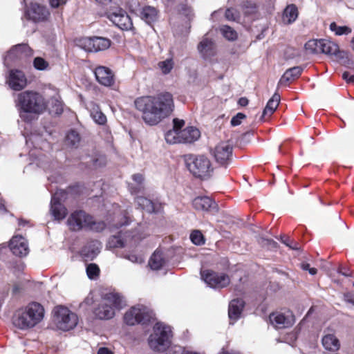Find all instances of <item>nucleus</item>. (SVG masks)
I'll return each mask as SVG.
<instances>
[{
  "instance_id": "32",
  "label": "nucleus",
  "mask_w": 354,
  "mask_h": 354,
  "mask_svg": "<svg viewBox=\"0 0 354 354\" xmlns=\"http://www.w3.org/2000/svg\"><path fill=\"white\" fill-rule=\"evenodd\" d=\"M280 96L277 93H274L268 100L262 114V118L266 115H271L279 106Z\"/></svg>"
},
{
  "instance_id": "22",
  "label": "nucleus",
  "mask_w": 354,
  "mask_h": 354,
  "mask_svg": "<svg viewBox=\"0 0 354 354\" xmlns=\"http://www.w3.org/2000/svg\"><path fill=\"white\" fill-rule=\"evenodd\" d=\"M192 205L197 211L212 212L216 209V205L212 199L208 196H198L192 201Z\"/></svg>"
},
{
  "instance_id": "13",
  "label": "nucleus",
  "mask_w": 354,
  "mask_h": 354,
  "mask_svg": "<svg viewBox=\"0 0 354 354\" xmlns=\"http://www.w3.org/2000/svg\"><path fill=\"white\" fill-rule=\"evenodd\" d=\"M111 45L109 39L104 37H86L80 41V46L88 52H97L107 49Z\"/></svg>"
},
{
  "instance_id": "33",
  "label": "nucleus",
  "mask_w": 354,
  "mask_h": 354,
  "mask_svg": "<svg viewBox=\"0 0 354 354\" xmlns=\"http://www.w3.org/2000/svg\"><path fill=\"white\" fill-rule=\"evenodd\" d=\"M165 263V261L162 253L156 250L151 257L149 261V265L151 269L157 270L160 269L164 266Z\"/></svg>"
},
{
  "instance_id": "4",
  "label": "nucleus",
  "mask_w": 354,
  "mask_h": 354,
  "mask_svg": "<svg viewBox=\"0 0 354 354\" xmlns=\"http://www.w3.org/2000/svg\"><path fill=\"white\" fill-rule=\"evenodd\" d=\"M124 305L123 297L119 293L110 292L102 299L95 308L94 314L100 319H110L114 317L115 310L121 309Z\"/></svg>"
},
{
  "instance_id": "61",
  "label": "nucleus",
  "mask_w": 354,
  "mask_h": 354,
  "mask_svg": "<svg viewBox=\"0 0 354 354\" xmlns=\"http://www.w3.org/2000/svg\"><path fill=\"white\" fill-rule=\"evenodd\" d=\"M219 354H240V353H229V352H227V351H223V352H221Z\"/></svg>"
},
{
  "instance_id": "5",
  "label": "nucleus",
  "mask_w": 354,
  "mask_h": 354,
  "mask_svg": "<svg viewBox=\"0 0 354 354\" xmlns=\"http://www.w3.org/2000/svg\"><path fill=\"white\" fill-rule=\"evenodd\" d=\"M67 225L73 231L86 229L100 232L106 226L104 222L95 221L91 216L81 210L76 211L70 215L67 220Z\"/></svg>"
},
{
  "instance_id": "51",
  "label": "nucleus",
  "mask_w": 354,
  "mask_h": 354,
  "mask_svg": "<svg viewBox=\"0 0 354 354\" xmlns=\"http://www.w3.org/2000/svg\"><path fill=\"white\" fill-rule=\"evenodd\" d=\"M304 270H308L311 275H315L317 273V269L315 268H310V264L304 263L301 266Z\"/></svg>"
},
{
  "instance_id": "7",
  "label": "nucleus",
  "mask_w": 354,
  "mask_h": 354,
  "mask_svg": "<svg viewBox=\"0 0 354 354\" xmlns=\"http://www.w3.org/2000/svg\"><path fill=\"white\" fill-rule=\"evenodd\" d=\"M186 165L189 172L201 179L209 178L213 171L210 160L203 155L189 156L186 158Z\"/></svg>"
},
{
  "instance_id": "53",
  "label": "nucleus",
  "mask_w": 354,
  "mask_h": 354,
  "mask_svg": "<svg viewBox=\"0 0 354 354\" xmlns=\"http://www.w3.org/2000/svg\"><path fill=\"white\" fill-rule=\"evenodd\" d=\"M344 300L354 306V295L351 292H347L344 295Z\"/></svg>"
},
{
  "instance_id": "41",
  "label": "nucleus",
  "mask_w": 354,
  "mask_h": 354,
  "mask_svg": "<svg viewBox=\"0 0 354 354\" xmlns=\"http://www.w3.org/2000/svg\"><path fill=\"white\" fill-rule=\"evenodd\" d=\"M158 67L164 74L170 73L174 67V62L171 59H167L158 63Z\"/></svg>"
},
{
  "instance_id": "39",
  "label": "nucleus",
  "mask_w": 354,
  "mask_h": 354,
  "mask_svg": "<svg viewBox=\"0 0 354 354\" xmlns=\"http://www.w3.org/2000/svg\"><path fill=\"white\" fill-rule=\"evenodd\" d=\"M80 142V137L77 131L72 130L67 133L66 137V144L67 145L77 147Z\"/></svg>"
},
{
  "instance_id": "28",
  "label": "nucleus",
  "mask_w": 354,
  "mask_h": 354,
  "mask_svg": "<svg viewBox=\"0 0 354 354\" xmlns=\"http://www.w3.org/2000/svg\"><path fill=\"white\" fill-rule=\"evenodd\" d=\"M199 52L205 57H208L214 54V45L212 41L208 38H204L198 46Z\"/></svg>"
},
{
  "instance_id": "56",
  "label": "nucleus",
  "mask_w": 354,
  "mask_h": 354,
  "mask_svg": "<svg viewBox=\"0 0 354 354\" xmlns=\"http://www.w3.org/2000/svg\"><path fill=\"white\" fill-rule=\"evenodd\" d=\"M97 354H113L112 352L107 348H100L98 350Z\"/></svg>"
},
{
  "instance_id": "43",
  "label": "nucleus",
  "mask_w": 354,
  "mask_h": 354,
  "mask_svg": "<svg viewBox=\"0 0 354 354\" xmlns=\"http://www.w3.org/2000/svg\"><path fill=\"white\" fill-rule=\"evenodd\" d=\"M33 65L36 69L39 71L46 70L49 66L48 62L40 57L34 59Z\"/></svg>"
},
{
  "instance_id": "2",
  "label": "nucleus",
  "mask_w": 354,
  "mask_h": 354,
  "mask_svg": "<svg viewBox=\"0 0 354 354\" xmlns=\"http://www.w3.org/2000/svg\"><path fill=\"white\" fill-rule=\"evenodd\" d=\"M17 106L20 118L25 122H31L35 116L43 113L47 109V102L38 92L26 91L17 96Z\"/></svg>"
},
{
  "instance_id": "55",
  "label": "nucleus",
  "mask_w": 354,
  "mask_h": 354,
  "mask_svg": "<svg viewBox=\"0 0 354 354\" xmlns=\"http://www.w3.org/2000/svg\"><path fill=\"white\" fill-rule=\"evenodd\" d=\"M98 3L103 6H108L110 3H117L118 0H95Z\"/></svg>"
},
{
  "instance_id": "8",
  "label": "nucleus",
  "mask_w": 354,
  "mask_h": 354,
  "mask_svg": "<svg viewBox=\"0 0 354 354\" xmlns=\"http://www.w3.org/2000/svg\"><path fill=\"white\" fill-rule=\"evenodd\" d=\"M54 323L61 330L68 331L73 329L78 323L77 315L68 308L58 306L54 310Z\"/></svg>"
},
{
  "instance_id": "47",
  "label": "nucleus",
  "mask_w": 354,
  "mask_h": 354,
  "mask_svg": "<svg viewBox=\"0 0 354 354\" xmlns=\"http://www.w3.org/2000/svg\"><path fill=\"white\" fill-rule=\"evenodd\" d=\"M259 243L263 247L267 246L269 249L276 248L277 245V243L273 240L263 237L259 239Z\"/></svg>"
},
{
  "instance_id": "45",
  "label": "nucleus",
  "mask_w": 354,
  "mask_h": 354,
  "mask_svg": "<svg viewBox=\"0 0 354 354\" xmlns=\"http://www.w3.org/2000/svg\"><path fill=\"white\" fill-rule=\"evenodd\" d=\"M132 179L137 183L138 188V190L134 189L133 186H129V189L131 193L138 192L142 188V184L144 181L143 176L140 174H136L132 176Z\"/></svg>"
},
{
  "instance_id": "23",
  "label": "nucleus",
  "mask_w": 354,
  "mask_h": 354,
  "mask_svg": "<svg viewBox=\"0 0 354 354\" xmlns=\"http://www.w3.org/2000/svg\"><path fill=\"white\" fill-rule=\"evenodd\" d=\"M326 351L331 353L337 352L340 348V342L334 334H326L322 339Z\"/></svg>"
},
{
  "instance_id": "35",
  "label": "nucleus",
  "mask_w": 354,
  "mask_h": 354,
  "mask_svg": "<svg viewBox=\"0 0 354 354\" xmlns=\"http://www.w3.org/2000/svg\"><path fill=\"white\" fill-rule=\"evenodd\" d=\"M305 50L310 54L320 53L321 39H311L305 44Z\"/></svg>"
},
{
  "instance_id": "21",
  "label": "nucleus",
  "mask_w": 354,
  "mask_h": 354,
  "mask_svg": "<svg viewBox=\"0 0 354 354\" xmlns=\"http://www.w3.org/2000/svg\"><path fill=\"white\" fill-rule=\"evenodd\" d=\"M26 15L33 21H40L46 19L49 12L46 7L37 3H32L30 8L26 11Z\"/></svg>"
},
{
  "instance_id": "6",
  "label": "nucleus",
  "mask_w": 354,
  "mask_h": 354,
  "mask_svg": "<svg viewBox=\"0 0 354 354\" xmlns=\"http://www.w3.org/2000/svg\"><path fill=\"white\" fill-rule=\"evenodd\" d=\"M171 327L163 324L156 323L153 331L148 339L150 348L156 351H164L170 344L172 336Z\"/></svg>"
},
{
  "instance_id": "46",
  "label": "nucleus",
  "mask_w": 354,
  "mask_h": 354,
  "mask_svg": "<svg viewBox=\"0 0 354 354\" xmlns=\"http://www.w3.org/2000/svg\"><path fill=\"white\" fill-rule=\"evenodd\" d=\"M190 239L195 245H201L204 243L203 236L201 232L194 231L190 235Z\"/></svg>"
},
{
  "instance_id": "10",
  "label": "nucleus",
  "mask_w": 354,
  "mask_h": 354,
  "mask_svg": "<svg viewBox=\"0 0 354 354\" xmlns=\"http://www.w3.org/2000/svg\"><path fill=\"white\" fill-rule=\"evenodd\" d=\"M145 236H141L138 231L131 232H120L117 235L111 236L107 242V247L109 248H123L125 246H133L136 245Z\"/></svg>"
},
{
  "instance_id": "30",
  "label": "nucleus",
  "mask_w": 354,
  "mask_h": 354,
  "mask_svg": "<svg viewBox=\"0 0 354 354\" xmlns=\"http://www.w3.org/2000/svg\"><path fill=\"white\" fill-rule=\"evenodd\" d=\"M339 53V46L332 41L321 39L320 53H324L328 55H337Z\"/></svg>"
},
{
  "instance_id": "57",
  "label": "nucleus",
  "mask_w": 354,
  "mask_h": 354,
  "mask_svg": "<svg viewBox=\"0 0 354 354\" xmlns=\"http://www.w3.org/2000/svg\"><path fill=\"white\" fill-rule=\"evenodd\" d=\"M239 104L242 106H245L246 105H248V100L246 98V97H241L239 100Z\"/></svg>"
},
{
  "instance_id": "11",
  "label": "nucleus",
  "mask_w": 354,
  "mask_h": 354,
  "mask_svg": "<svg viewBox=\"0 0 354 354\" xmlns=\"http://www.w3.org/2000/svg\"><path fill=\"white\" fill-rule=\"evenodd\" d=\"M202 279L212 288H223L230 284L228 275L206 270L201 272Z\"/></svg>"
},
{
  "instance_id": "50",
  "label": "nucleus",
  "mask_w": 354,
  "mask_h": 354,
  "mask_svg": "<svg viewBox=\"0 0 354 354\" xmlns=\"http://www.w3.org/2000/svg\"><path fill=\"white\" fill-rule=\"evenodd\" d=\"M174 127L173 129L177 130L178 131H182L181 128L184 126L185 122L183 120L175 118L173 120Z\"/></svg>"
},
{
  "instance_id": "60",
  "label": "nucleus",
  "mask_w": 354,
  "mask_h": 354,
  "mask_svg": "<svg viewBox=\"0 0 354 354\" xmlns=\"http://www.w3.org/2000/svg\"><path fill=\"white\" fill-rule=\"evenodd\" d=\"M351 46L352 49L354 50V37L352 38V39L351 41Z\"/></svg>"
},
{
  "instance_id": "59",
  "label": "nucleus",
  "mask_w": 354,
  "mask_h": 354,
  "mask_svg": "<svg viewBox=\"0 0 354 354\" xmlns=\"http://www.w3.org/2000/svg\"><path fill=\"white\" fill-rule=\"evenodd\" d=\"M182 354H202V353H198V352H196V351L185 350V351H183Z\"/></svg>"
},
{
  "instance_id": "18",
  "label": "nucleus",
  "mask_w": 354,
  "mask_h": 354,
  "mask_svg": "<svg viewBox=\"0 0 354 354\" xmlns=\"http://www.w3.org/2000/svg\"><path fill=\"white\" fill-rule=\"evenodd\" d=\"M94 74L97 81L104 86H111L115 82L113 71L106 66H100L96 67Z\"/></svg>"
},
{
  "instance_id": "42",
  "label": "nucleus",
  "mask_w": 354,
  "mask_h": 354,
  "mask_svg": "<svg viewBox=\"0 0 354 354\" xmlns=\"http://www.w3.org/2000/svg\"><path fill=\"white\" fill-rule=\"evenodd\" d=\"M86 274L89 279H94L100 274V268L95 263H90L86 267Z\"/></svg>"
},
{
  "instance_id": "12",
  "label": "nucleus",
  "mask_w": 354,
  "mask_h": 354,
  "mask_svg": "<svg viewBox=\"0 0 354 354\" xmlns=\"http://www.w3.org/2000/svg\"><path fill=\"white\" fill-rule=\"evenodd\" d=\"M212 154L218 164L227 166L232 160V146L228 142H221L216 145Z\"/></svg>"
},
{
  "instance_id": "52",
  "label": "nucleus",
  "mask_w": 354,
  "mask_h": 354,
  "mask_svg": "<svg viewBox=\"0 0 354 354\" xmlns=\"http://www.w3.org/2000/svg\"><path fill=\"white\" fill-rule=\"evenodd\" d=\"M50 4L53 8H58L64 5L67 0H49Z\"/></svg>"
},
{
  "instance_id": "17",
  "label": "nucleus",
  "mask_w": 354,
  "mask_h": 354,
  "mask_svg": "<svg viewBox=\"0 0 354 354\" xmlns=\"http://www.w3.org/2000/svg\"><path fill=\"white\" fill-rule=\"evenodd\" d=\"M269 319L271 324L277 328H288L294 323L293 315L289 312L286 315L278 312L273 313L270 315Z\"/></svg>"
},
{
  "instance_id": "40",
  "label": "nucleus",
  "mask_w": 354,
  "mask_h": 354,
  "mask_svg": "<svg viewBox=\"0 0 354 354\" xmlns=\"http://www.w3.org/2000/svg\"><path fill=\"white\" fill-rule=\"evenodd\" d=\"M330 30L335 32L336 35H347L352 32L350 27L346 26H338L335 22H333L330 24Z\"/></svg>"
},
{
  "instance_id": "3",
  "label": "nucleus",
  "mask_w": 354,
  "mask_h": 354,
  "mask_svg": "<svg viewBox=\"0 0 354 354\" xmlns=\"http://www.w3.org/2000/svg\"><path fill=\"white\" fill-rule=\"evenodd\" d=\"M44 317V307L37 302H32L15 313L13 324L19 329L25 330L35 326Z\"/></svg>"
},
{
  "instance_id": "37",
  "label": "nucleus",
  "mask_w": 354,
  "mask_h": 354,
  "mask_svg": "<svg viewBox=\"0 0 354 354\" xmlns=\"http://www.w3.org/2000/svg\"><path fill=\"white\" fill-rule=\"evenodd\" d=\"M220 30L223 36L229 41H234L238 37L237 32L229 26H222Z\"/></svg>"
},
{
  "instance_id": "14",
  "label": "nucleus",
  "mask_w": 354,
  "mask_h": 354,
  "mask_svg": "<svg viewBox=\"0 0 354 354\" xmlns=\"http://www.w3.org/2000/svg\"><path fill=\"white\" fill-rule=\"evenodd\" d=\"M108 18L122 30L130 29L132 22L127 12L121 8H116L107 13Z\"/></svg>"
},
{
  "instance_id": "19",
  "label": "nucleus",
  "mask_w": 354,
  "mask_h": 354,
  "mask_svg": "<svg viewBox=\"0 0 354 354\" xmlns=\"http://www.w3.org/2000/svg\"><path fill=\"white\" fill-rule=\"evenodd\" d=\"M33 51L28 44H20L12 48V49L8 53L6 59H22L31 57Z\"/></svg>"
},
{
  "instance_id": "25",
  "label": "nucleus",
  "mask_w": 354,
  "mask_h": 354,
  "mask_svg": "<svg viewBox=\"0 0 354 354\" xmlns=\"http://www.w3.org/2000/svg\"><path fill=\"white\" fill-rule=\"evenodd\" d=\"M243 307L244 301L242 299H233L229 305L228 315L230 319L236 322L240 317Z\"/></svg>"
},
{
  "instance_id": "38",
  "label": "nucleus",
  "mask_w": 354,
  "mask_h": 354,
  "mask_svg": "<svg viewBox=\"0 0 354 354\" xmlns=\"http://www.w3.org/2000/svg\"><path fill=\"white\" fill-rule=\"evenodd\" d=\"M165 140L169 144L180 143V131L174 129L167 131L165 135Z\"/></svg>"
},
{
  "instance_id": "20",
  "label": "nucleus",
  "mask_w": 354,
  "mask_h": 354,
  "mask_svg": "<svg viewBox=\"0 0 354 354\" xmlns=\"http://www.w3.org/2000/svg\"><path fill=\"white\" fill-rule=\"evenodd\" d=\"M10 249L18 257L26 256L29 252L26 240L21 236H15L10 242Z\"/></svg>"
},
{
  "instance_id": "48",
  "label": "nucleus",
  "mask_w": 354,
  "mask_h": 354,
  "mask_svg": "<svg viewBox=\"0 0 354 354\" xmlns=\"http://www.w3.org/2000/svg\"><path fill=\"white\" fill-rule=\"evenodd\" d=\"M225 18L230 21H236L239 18V12L234 8H228L225 11Z\"/></svg>"
},
{
  "instance_id": "16",
  "label": "nucleus",
  "mask_w": 354,
  "mask_h": 354,
  "mask_svg": "<svg viewBox=\"0 0 354 354\" xmlns=\"http://www.w3.org/2000/svg\"><path fill=\"white\" fill-rule=\"evenodd\" d=\"M64 195L63 191L57 192L53 195L50 202V213L55 220L61 221L67 214L66 208L60 203L61 197Z\"/></svg>"
},
{
  "instance_id": "31",
  "label": "nucleus",
  "mask_w": 354,
  "mask_h": 354,
  "mask_svg": "<svg viewBox=\"0 0 354 354\" xmlns=\"http://www.w3.org/2000/svg\"><path fill=\"white\" fill-rule=\"evenodd\" d=\"M91 116L99 124H104L106 122V115L101 111L98 105L91 103L89 105Z\"/></svg>"
},
{
  "instance_id": "34",
  "label": "nucleus",
  "mask_w": 354,
  "mask_h": 354,
  "mask_svg": "<svg viewBox=\"0 0 354 354\" xmlns=\"http://www.w3.org/2000/svg\"><path fill=\"white\" fill-rule=\"evenodd\" d=\"M101 248V243L95 240L88 243L84 248V252L86 256L93 257L100 252Z\"/></svg>"
},
{
  "instance_id": "44",
  "label": "nucleus",
  "mask_w": 354,
  "mask_h": 354,
  "mask_svg": "<svg viewBox=\"0 0 354 354\" xmlns=\"http://www.w3.org/2000/svg\"><path fill=\"white\" fill-rule=\"evenodd\" d=\"M124 258L133 263L140 264L145 261V258L142 254H137L135 253L125 254L124 255Z\"/></svg>"
},
{
  "instance_id": "54",
  "label": "nucleus",
  "mask_w": 354,
  "mask_h": 354,
  "mask_svg": "<svg viewBox=\"0 0 354 354\" xmlns=\"http://www.w3.org/2000/svg\"><path fill=\"white\" fill-rule=\"evenodd\" d=\"M342 77L347 82H349V83L354 82V75H351L348 72H344L342 74Z\"/></svg>"
},
{
  "instance_id": "36",
  "label": "nucleus",
  "mask_w": 354,
  "mask_h": 354,
  "mask_svg": "<svg viewBox=\"0 0 354 354\" xmlns=\"http://www.w3.org/2000/svg\"><path fill=\"white\" fill-rule=\"evenodd\" d=\"M136 202L140 208L148 212H153L155 211L153 203L145 197L138 196L136 198Z\"/></svg>"
},
{
  "instance_id": "63",
  "label": "nucleus",
  "mask_w": 354,
  "mask_h": 354,
  "mask_svg": "<svg viewBox=\"0 0 354 354\" xmlns=\"http://www.w3.org/2000/svg\"><path fill=\"white\" fill-rule=\"evenodd\" d=\"M281 241L282 242L286 244V245L288 246H290L289 244L287 243L286 240V239H283V238H281Z\"/></svg>"
},
{
  "instance_id": "58",
  "label": "nucleus",
  "mask_w": 354,
  "mask_h": 354,
  "mask_svg": "<svg viewBox=\"0 0 354 354\" xmlns=\"http://www.w3.org/2000/svg\"><path fill=\"white\" fill-rule=\"evenodd\" d=\"M124 222L120 223L119 224H116V227H122L124 225H127L129 223V218L127 215L123 216Z\"/></svg>"
},
{
  "instance_id": "9",
  "label": "nucleus",
  "mask_w": 354,
  "mask_h": 354,
  "mask_svg": "<svg viewBox=\"0 0 354 354\" xmlns=\"http://www.w3.org/2000/svg\"><path fill=\"white\" fill-rule=\"evenodd\" d=\"M153 312L147 306L141 304L133 306L124 316V320L128 325L147 324L153 319Z\"/></svg>"
},
{
  "instance_id": "27",
  "label": "nucleus",
  "mask_w": 354,
  "mask_h": 354,
  "mask_svg": "<svg viewBox=\"0 0 354 354\" xmlns=\"http://www.w3.org/2000/svg\"><path fill=\"white\" fill-rule=\"evenodd\" d=\"M140 16L147 24H151L158 19V11L152 6H145L140 12Z\"/></svg>"
},
{
  "instance_id": "24",
  "label": "nucleus",
  "mask_w": 354,
  "mask_h": 354,
  "mask_svg": "<svg viewBox=\"0 0 354 354\" xmlns=\"http://www.w3.org/2000/svg\"><path fill=\"white\" fill-rule=\"evenodd\" d=\"M180 143H191L197 140L200 136V131L198 129L189 127L182 131H180Z\"/></svg>"
},
{
  "instance_id": "15",
  "label": "nucleus",
  "mask_w": 354,
  "mask_h": 354,
  "mask_svg": "<svg viewBox=\"0 0 354 354\" xmlns=\"http://www.w3.org/2000/svg\"><path fill=\"white\" fill-rule=\"evenodd\" d=\"M6 83L12 90L21 91L26 86L27 79L23 71L12 69L9 71Z\"/></svg>"
},
{
  "instance_id": "1",
  "label": "nucleus",
  "mask_w": 354,
  "mask_h": 354,
  "mask_svg": "<svg viewBox=\"0 0 354 354\" xmlns=\"http://www.w3.org/2000/svg\"><path fill=\"white\" fill-rule=\"evenodd\" d=\"M135 106L142 112V118L147 124L155 125L171 114L174 102L172 95L166 92L139 97L136 100Z\"/></svg>"
},
{
  "instance_id": "62",
  "label": "nucleus",
  "mask_w": 354,
  "mask_h": 354,
  "mask_svg": "<svg viewBox=\"0 0 354 354\" xmlns=\"http://www.w3.org/2000/svg\"><path fill=\"white\" fill-rule=\"evenodd\" d=\"M25 223H26V221H24L23 220H19V225H24Z\"/></svg>"
},
{
  "instance_id": "29",
  "label": "nucleus",
  "mask_w": 354,
  "mask_h": 354,
  "mask_svg": "<svg viewBox=\"0 0 354 354\" xmlns=\"http://www.w3.org/2000/svg\"><path fill=\"white\" fill-rule=\"evenodd\" d=\"M298 17V10L297 8L294 4H290L287 6L285 8L282 20L283 22L286 24H290L294 22Z\"/></svg>"
},
{
  "instance_id": "64",
  "label": "nucleus",
  "mask_w": 354,
  "mask_h": 354,
  "mask_svg": "<svg viewBox=\"0 0 354 354\" xmlns=\"http://www.w3.org/2000/svg\"><path fill=\"white\" fill-rule=\"evenodd\" d=\"M353 286H354V283H353Z\"/></svg>"
},
{
  "instance_id": "26",
  "label": "nucleus",
  "mask_w": 354,
  "mask_h": 354,
  "mask_svg": "<svg viewBox=\"0 0 354 354\" xmlns=\"http://www.w3.org/2000/svg\"><path fill=\"white\" fill-rule=\"evenodd\" d=\"M302 71L303 68L301 66H295L286 70L281 77L279 85H284L288 82L295 80L300 76Z\"/></svg>"
},
{
  "instance_id": "49",
  "label": "nucleus",
  "mask_w": 354,
  "mask_h": 354,
  "mask_svg": "<svg viewBox=\"0 0 354 354\" xmlns=\"http://www.w3.org/2000/svg\"><path fill=\"white\" fill-rule=\"evenodd\" d=\"M245 118V115L242 113H238L231 120V124L234 127L238 126L241 123V121Z\"/></svg>"
}]
</instances>
